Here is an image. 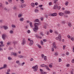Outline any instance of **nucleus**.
<instances>
[{"instance_id":"obj_60","label":"nucleus","mask_w":74,"mask_h":74,"mask_svg":"<svg viewBox=\"0 0 74 74\" xmlns=\"http://www.w3.org/2000/svg\"><path fill=\"white\" fill-rule=\"evenodd\" d=\"M43 41L44 42H46L47 40L46 39H44L43 40Z\"/></svg>"},{"instance_id":"obj_61","label":"nucleus","mask_w":74,"mask_h":74,"mask_svg":"<svg viewBox=\"0 0 74 74\" xmlns=\"http://www.w3.org/2000/svg\"><path fill=\"white\" fill-rule=\"evenodd\" d=\"M10 72V69H8V70H7V72L8 73H9V72Z\"/></svg>"},{"instance_id":"obj_59","label":"nucleus","mask_w":74,"mask_h":74,"mask_svg":"<svg viewBox=\"0 0 74 74\" xmlns=\"http://www.w3.org/2000/svg\"><path fill=\"white\" fill-rule=\"evenodd\" d=\"M67 37L69 38H70V36L69 35H68L67 36Z\"/></svg>"},{"instance_id":"obj_64","label":"nucleus","mask_w":74,"mask_h":74,"mask_svg":"<svg viewBox=\"0 0 74 74\" xmlns=\"http://www.w3.org/2000/svg\"><path fill=\"white\" fill-rule=\"evenodd\" d=\"M10 42H8L7 43V45H10Z\"/></svg>"},{"instance_id":"obj_19","label":"nucleus","mask_w":74,"mask_h":74,"mask_svg":"<svg viewBox=\"0 0 74 74\" xmlns=\"http://www.w3.org/2000/svg\"><path fill=\"white\" fill-rule=\"evenodd\" d=\"M31 5L32 7H34V6L35 5H34V3H32L31 4Z\"/></svg>"},{"instance_id":"obj_29","label":"nucleus","mask_w":74,"mask_h":74,"mask_svg":"<svg viewBox=\"0 0 74 74\" xmlns=\"http://www.w3.org/2000/svg\"><path fill=\"white\" fill-rule=\"evenodd\" d=\"M4 22V21L3 20H0V23H3Z\"/></svg>"},{"instance_id":"obj_7","label":"nucleus","mask_w":74,"mask_h":74,"mask_svg":"<svg viewBox=\"0 0 74 74\" xmlns=\"http://www.w3.org/2000/svg\"><path fill=\"white\" fill-rule=\"evenodd\" d=\"M53 46L54 47V48L56 49L57 48V47H56V45L55 42H53Z\"/></svg>"},{"instance_id":"obj_47","label":"nucleus","mask_w":74,"mask_h":74,"mask_svg":"<svg viewBox=\"0 0 74 74\" xmlns=\"http://www.w3.org/2000/svg\"><path fill=\"white\" fill-rule=\"evenodd\" d=\"M35 4L36 5H38V3L37 2H36L35 3Z\"/></svg>"},{"instance_id":"obj_38","label":"nucleus","mask_w":74,"mask_h":74,"mask_svg":"<svg viewBox=\"0 0 74 74\" xmlns=\"http://www.w3.org/2000/svg\"><path fill=\"white\" fill-rule=\"evenodd\" d=\"M18 57L19 58H22V56L21 55H19Z\"/></svg>"},{"instance_id":"obj_17","label":"nucleus","mask_w":74,"mask_h":74,"mask_svg":"<svg viewBox=\"0 0 74 74\" xmlns=\"http://www.w3.org/2000/svg\"><path fill=\"white\" fill-rule=\"evenodd\" d=\"M45 67L46 68V69H47L49 71H51V69H49V67H48V66L46 65Z\"/></svg>"},{"instance_id":"obj_28","label":"nucleus","mask_w":74,"mask_h":74,"mask_svg":"<svg viewBox=\"0 0 74 74\" xmlns=\"http://www.w3.org/2000/svg\"><path fill=\"white\" fill-rule=\"evenodd\" d=\"M7 67V65L5 64L4 65V66L2 68H3V69H4V68H5V67Z\"/></svg>"},{"instance_id":"obj_53","label":"nucleus","mask_w":74,"mask_h":74,"mask_svg":"<svg viewBox=\"0 0 74 74\" xmlns=\"http://www.w3.org/2000/svg\"><path fill=\"white\" fill-rule=\"evenodd\" d=\"M8 1L9 3H11L12 2V0H8Z\"/></svg>"},{"instance_id":"obj_23","label":"nucleus","mask_w":74,"mask_h":74,"mask_svg":"<svg viewBox=\"0 0 74 74\" xmlns=\"http://www.w3.org/2000/svg\"><path fill=\"white\" fill-rule=\"evenodd\" d=\"M16 63L19 64V65H20V63H19V61H16Z\"/></svg>"},{"instance_id":"obj_15","label":"nucleus","mask_w":74,"mask_h":74,"mask_svg":"<svg viewBox=\"0 0 74 74\" xmlns=\"http://www.w3.org/2000/svg\"><path fill=\"white\" fill-rule=\"evenodd\" d=\"M53 9H55V10H56L57 8H58V5H54Z\"/></svg>"},{"instance_id":"obj_58","label":"nucleus","mask_w":74,"mask_h":74,"mask_svg":"<svg viewBox=\"0 0 74 74\" xmlns=\"http://www.w3.org/2000/svg\"><path fill=\"white\" fill-rule=\"evenodd\" d=\"M5 3L7 5H8V3L7 1H6Z\"/></svg>"},{"instance_id":"obj_55","label":"nucleus","mask_w":74,"mask_h":74,"mask_svg":"<svg viewBox=\"0 0 74 74\" xmlns=\"http://www.w3.org/2000/svg\"><path fill=\"white\" fill-rule=\"evenodd\" d=\"M33 58H32L30 59V61H33Z\"/></svg>"},{"instance_id":"obj_22","label":"nucleus","mask_w":74,"mask_h":74,"mask_svg":"<svg viewBox=\"0 0 74 74\" xmlns=\"http://www.w3.org/2000/svg\"><path fill=\"white\" fill-rule=\"evenodd\" d=\"M65 5H66V6L68 5H69V2H68V1L66 2L65 3Z\"/></svg>"},{"instance_id":"obj_41","label":"nucleus","mask_w":74,"mask_h":74,"mask_svg":"<svg viewBox=\"0 0 74 74\" xmlns=\"http://www.w3.org/2000/svg\"><path fill=\"white\" fill-rule=\"evenodd\" d=\"M62 24H65L66 22L65 21H62Z\"/></svg>"},{"instance_id":"obj_9","label":"nucleus","mask_w":74,"mask_h":74,"mask_svg":"<svg viewBox=\"0 0 74 74\" xmlns=\"http://www.w3.org/2000/svg\"><path fill=\"white\" fill-rule=\"evenodd\" d=\"M3 28L5 30H7L8 29V27L7 26H3Z\"/></svg>"},{"instance_id":"obj_43","label":"nucleus","mask_w":74,"mask_h":74,"mask_svg":"<svg viewBox=\"0 0 74 74\" xmlns=\"http://www.w3.org/2000/svg\"><path fill=\"white\" fill-rule=\"evenodd\" d=\"M62 61V59L59 58V62H60Z\"/></svg>"},{"instance_id":"obj_32","label":"nucleus","mask_w":74,"mask_h":74,"mask_svg":"<svg viewBox=\"0 0 74 74\" xmlns=\"http://www.w3.org/2000/svg\"><path fill=\"white\" fill-rule=\"evenodd\" d=\"M35 12H38V10H37V9H36L35 10Z\"/></svg>"},{"instance_id":"obj_1","label":"nucleus","mask_w":74,"mask_h":74,"mask_svg":"<svg viewBox=\"0 0 74 74\" xmlns=\"http://www.w3.org/2000/svg\"><path fill=\"white\" fill-rule=\"evenodd\" d=\"M34 25L35 27L34 28L33 30L36 33L37 32V30H38V26L39 25V24L38 23H35Z\"/></svg>"},{"instance_id":"obj_8","label":"nucleus","mask_w":74,"mask_h":74,"mask_svg":"<svg viewBox=\"0 0 74 74\" xmlns=\"http://www.w3.org/2000/svg\"><path fill=\"white\" fill-rule=\"evenodd\" d=\"M57 14L56 13H55L53 14H52L51 15V16H57Z\"/></svg>"},{"instance_id":"obj_31","label":"nucleus","mask_w":74,"mask_h":74,"mask_svg":"<svg viewBox=\"0 0 74 74\" xmlns=\"http://www.w3.org/2000/svg\"><path fill=\"white\" fill-rule=\"evenodd\" d=\"M40 33L41 35V36H44V34H43V33H42V32H40Z\"/></svg>"},{"instance_id":"obj_49","label":"nucleus","mask_w":74,"mask_h":74,"mask_svg":"<svg viewBox=\"0 0 74 74\" xmlns=\"http://www.w3.org/2000/svg\"><path fill=\"white\" fill-rule=\"evenodd\" d=\"M8 60H11V59H12V58L10 57H9L8 58Z\"/></svg>"},{"instance_id":"obj_48","label":"nucleus","mask_w":74,"mask_h":74,"mask_svg":"<svg viewBox=\"0 0 74 74\" xmlns=\"http://www.w3.org/2000/svg\"><path fill=\"white\" fill-rule=\"evenodd\" d=\"M58 9V10H59L60 9V7L59 6L58 7H57Z\"/></svg>"},{"instance_id":"obj_36","label":"nucleus","mask_w":74,"mask_h":74,"mask_svg":"<svg viewBox=\"0 0 74 74\" xmlns=\"http://www.w3.org/2000/svg\"><path fill=\"white\" fill-rule=\"evenodd\" d=\"M44 59L45 60H47V56H45L44 57Z\"/></svg>"},{"instance_id":"obj_37","label":"nucleus","mask_w":74,"mask_h":74,"mask_svg":"<svg viewBox=\"0 0 74 74\" xmlns=\"http://www.w3.org/2000/svg\"><path fill=\"white\" fill-rule=\"evenodd\" d=\"M25 64V62H23L22 64H21V66H23Z\"/></svg>"},{"instance_id":"obj_10","label":"nucleus","mask_w":74,"mask_h":74,"mask_svg":"<svg viewBox=\"0 0 74 74\" xmlns=\"http://www.w3.org/2000/svg\"><path fill=\"white\" fill-rule=\"evenodd\" d=\"M19 21L20 22H22V21H24V18H20Z\"/></svg>"},{"instance_id":"obj_33","label":"nucleus","mask_w":74,"mask_h":74,"mask_svg":"<svg viewBox=\"0 0 74 74\" xmlns=\"http://www.w3.org/2000/svg\"><path fill=\"white\" fill-rule=\"evenodd\" d=\"M40 43H41V45H44V43H43V41H42V40L41 41Z\"/></svg>"},{"instance_id":"obj_30","label":"nucleus","mask_w":74,"mask_h":74,"mask_svg":"<svg viewBox=\"0 0 74 74\" xmlns=\"http://www.w3.org/2000/svg\"><path fill=\"white\" fill-rule=\"evenodd\" d=\"M9 33L10 34H12L13 33V31L12 30H10L9 31Z\"/></svg>"},{"instance_id":"obj_39","label":"nucleus","mask_w":74,"mask_h":74,"mask_svg":"<svg viewBox=\"0 0 74 74\" xmlns=\"http://www.w3.org/2000/svg\"><path fill=\"white\" fill-rule=\"evenodd\" d=\"M21 2H22V3H24L25 1L23 0H20Z\"/></svg>"},{"instance_id":"obj_18","label":"nucleus","mask_w":74,"mask_h":74,"mask_svg":"<svg viewBox=\"0 0 74 74\" xmlns=\"http://www.w3.org/2000/svg\"><path fill=\"white\" fill-rule=\"evenodd\" d=\"M22 16H23L22 14H21L18 15V18H21V17H22Z\"/></svg>"},{"instance_id":"obj_62","label":"nucleus","mask_w":74,"mask_h":74,"mask_svg":"<svg viewBox=\"0 0 74 74\" xmlns=\"http://www.w3.org/2000/svg\"><path fill=\"white\" fill-rule=\"evenodd\" d=\"M39 7H42V5H40L39 6Z\"/></svg>"},{"instance_id":"obj_27","label":"nucleus","mask_w":74,"mask_h":74,"mask_svg":"<svg viewBox=\"0 0 74 74\" xmlns=\"http://www.w3.org/2000/svg\"><path fill=\"white\" fill-rule=\"evenodd\" d=\"M16 6H14L13 8V9L14 10H16Z\"/></svg>"},{"instance_id":"obj_20","label":"nucleus","mask_w":74,"mask_h":74,"mask_svg":"<svg viewBox=\"0 0 74 74\" xmlns=\"http://www.w3.org/2000/svg\"><path fill=\"white\" fill-rule=\"evenodd\" d=\"M40 67H45V66H46V65H45L44 64H41L40 65Z\"/></svg>"},{"instance_id":"obj_46","label":"nucleus","mask_w":74,"mask_h":74,"mask_svg":"<svg viewBox=\"0 0 74 74\" xmlns=\"http://www.w3.org/2000/svg\"><path fill=\"white\" fill-rule=\"evenodd\" d=\"M50 33H53V31L52 29H50Z\"/></svg>"},{"instance_id":"obj_16","label":"nucleus","mask_w":74,"mask_h":74,"mask_svg":"<svg viewBox=\"0 0 74 74\" xmlns=\"http://www.w3.org/2000/svg\"><path fill=\"white\" fill-rule=\"evenodd\" d=\"M53 64L52 63H51V64H50L49 66V67H50V68H52L53 67V66H52V65H53Z\"/></svg>"},{"instance_id":"obj_14","label":"nucleus","mask_w":74,"mask_h":74,"mask_svg":"<svg viewBox=\"0 0 74 74\" xmlns=\"http://www.w3.org/2000/svg\"><path fill=\"white\" fill-rule=\"evenodd\" d=\"M36 45L37 46V47H38V48H40V49H41V45H40L38 44H36Z\"/></svg>"},{"instance_id":"obj_3","label":"nucleus","mask_w":74,"mask_h":74,"mask_svg":"<svg viewBox=\"0 0 74 74\" xmlns=\"http://www.w3.org/2000/svg\"><path fill=\"white\" fill-rule=\"evenodd\" d=\"M26 42V41L25 38H23L22 41V44H23V45H25Z\"/></svg>"},{"instance_id":"obj_44","label":"nucleus","mask_w":74,"mask_h":74,"mask_svg":"<svg viewBox=\"0 0 74 74\" xmlns=\"http://www.w3.org/2000/svg\"><path fill=\"white\" fill-rule=\"evenodd\" d=\"M20 8H23V5H21L20 6Z\"/></svg>"},{"instance_id":"obj_5","label":"nucleus","mask_w":74,"mask_h":74,"mask_svg":"<svg viewBox=\"0 0 74 74\" xmlns=\"http://www.w3.org/2000/svg\"><path fill=\"white\" fill-rule=\"evenodd\" d=\"M12 55H13V56L14 57H16L17 56V54H16V52H12Z\"/></svg>"},{"instance_id":"obj_40","label":"nucleus","mask_w":74,"mask_h":74,"mask_svg":"<svg viewBox=\"0 0 74 74\" xmlns=\"http://www.w3.org/2000/svg\"><path fill=\"white\" fill-rule=\"evenodd\" d=\"M52 4V2H49V5H51Z\"/></svg>"},{"instance_id":"obj_45","label":"nucleus","mask_w":74,"mask_h":74,"mask_svg":"<svg viewBox=\"0 0 74 74\" xmlns=\"http://www.w3.org/2000/svg\"><path fill=\"white\" fill-rule=\"evenodd\" d=\"M58 37L59 38L60 37L62 39V36H61V35L60 34L59 35Z\"/></svg>"},{"instance_id":"obj_52","label":"nucleus","mask_w":74,"mask_h":74,"mask_svg":"<svg viewBox=\"0 0 74 74\" xmlns=\"http://www.w3.org/2000/svg\"><path fill=\"white\" fill-rule=\"evenodd\" d=\"M41 56H42V58H44V55L43 54H42L41 55Z\"/></svg>"},{"instance_id":"obj_21","label":"nucleus","mask_w":74,"mask_h":74,"mask_svg":"<svg viewBox=\"0 0 74 74\" xmlns=\"http://www.w3.org/2000/svg\"><path fill=\"white\" fill-rule=\"evenodd\" d=\"M54 1L55 4H57L58 0H53Z\"/></svg>"},{"instance_id":"obj_26","label":"nucleus","mask_w":74,"mask_h":74,"mask_svg":"<svg viewBox=\"0 0 74 74\" xmlns=\"http://www.w3.org/2000/svg\"><path fill=\"white\" fill-rule=\"evenodd\" d=\"M59 14L60 16H62L63 15V13H59Z\"/></svg>"},{"instance_id":"obj_12","label":"nucleus","mask_w":74,"mask_h":74,"mask_svg":"<svg viewBox=\"0 0 74 74\" xmlns=\"http://www.w3.org/2000/svg\"><path fill=\"white\" fill-rule=\"evenodd\" d=\"M70 12L69 11H66L64 12L65 14H70Z\"/></svg>"},{"instance_id":"obj_34","label":"nucleus","mask_w":74,"mask_h":74,"mask_svg":"<svg viewBox=\"0 0 74 74\" xmlns=\"http://www.w3.org/2000/svg\"><path fill=\"white\" fill-rule=\"evenodd\" d=\"M41 73L42 74H47V73L45 72H41Z\"/></svg>"},{"instance_id":"obj_50","label":"nucleus","mask_w":74,"mask_h":74,"mask_svg":"<svg viewBox=\"0 0 74 74\" xmlns=\"http://www.w3.org/2000/svg\"><path fill=\"white\" fill-rule=\"evenodd\" d=\"M54 48L53 47H52V52H53V51H54Z\"/></svg>"},{"instance_id":"obj_63","label":"nucleus","mask_w":74,"mask_h":74,"mask_svg":"<svg viewBox=\"0 0 74 74\" xmlns=\"http://www.w3.org/2000/svg\"><path fill=\"white\" fill-rule=\"evenodd\" d=\"M71 40H72V41H74V38H71Z\"/></svg>"},{"instance_id":"obj_51","label":"nucleus","mask_w":74,"mask_h":74,"mask_svg":"<svg viewBox=\"0 0 74 74\" xmlns=\"http://www.w3.org/2000/svg\"><path fill=\"white\" fill-rule=\"evenodd\" d=\"M55 55H56V56H58V53H56L55 54Z\"/></svg>"},{"instance_id":"obj_24","label":"nucleus","mask_w":74,"mask_h":74,"mask_svg":"<svg viewBox=\"0 0 74 74\" xmlns=\"http://www.w3.org/2000/svg\"><path fill=\"white\" fill-rule=\"evenodd\" d=\"M39 21V20L38 19H36L34 21V22H38Z\"/></svg>"},{"instance_id":"obj_13","label":"nucleus","mask_w":74,"mask_h":74,"mask_svg":"<svg viewBox=\"0 0 74 74\" xmlns=\"http://www.w3.org/2000/svg\"><path fill=\"white\" fill-rule=\"evenodd\" d=\"M2 37L3 39L4 40L5 39V35L4 34L2 35Z\"/></svg>"},{"instance_id":"obj_56","label":"nucleus","mask_w":74,"mask_h":74,"mask_svg":"<svg viewBox=\"0 0 74 74\" xmlns=\"http://www.w3.org/2000/svg\"><path fill=\"white\" fill-rule=\"evenodd\" d=\"M27 33H30V30H28Z\"/></svg>"},{"instance_id":"obj_2","label":"nucleus","mask_w":74,"mask_h":74,"mask_svg":"<svg viewBox=\"0 0 74 74\" xmlns=\"http://www.w3.org/2000/svg\"><path fill=\"white\" fill-rule=\"evenodd\" d=\"M32 69L34 71H37L38 70V66L37 65H36L35 66L32 67Z\"/></svg>"},{"instance_id":"obj_6","label":"nucleus","mask_w":74,"mask_h":74,"mask_svg":"<svg viewBox=\"0 0 74 74\" xmlns=\"http://www.w3.org/2000/svg\"><path fill=\"white\" fill-rule=\"evenodd\" d=\"M55 39L56 40H58L59 41H61V38L60 37L59 38L58 37H57Z\"/></svg>"},{"instance_id":"obj_11","label":"nucleus","mask_w":74,"mask_h":74,"mask_svg":"<svg viewBox=\"0 0 74 74\" xmlns=\"http://www.w3.org/2000/svg\"><path fill=\"white\" fill-rule=\"evenodd\" d=\"M29 25L31 27H33V23L32 22H31L29 23Z\"/></svg>"},{"instance_id":"obj_4","label":"nucleus","mask_w":74,"mask_h":74,"mask_svg":"<svg viewBox=\"0 0 74 74\" xmlns=\"http://www.w3.org/2000/svg\"><path fill=\"white\" fill-rule=\"evenodd\" d=\"M34 44V42L32 40H31L30 41V42L29 44V45H32Z\"/></svg>"},{"instance_id":"obj_25","label":"nucleus","mask_w":74,"mask_h":74,"mask_svg":"<svg viewBox=\"0 0 74 74\" xmlns=\"http://www.w3.org/2000/svg\"><path fill=\"white\" fill-rule=\"evenodd\" d=\"M11 26H12V28H15V27H16L15 25H11Z\"/></svg>"},{"instance_id":"obj_42","label":"nucleus","mask_w":74,"mask_h":74,"mask_svg":"<svg viewBox=\"0 0 74 74\" xmlns=\"http://www.w3.org/2000/svg\"><path fill=\"white\" fill-rule=\"evenodd\" d=\"M65 48H66V45H64L63 46V49H65Z\"/></svg>"},{"instance_id":"obj_57","label":"nucleus","mask_w":74,"mask_h":74,"mask_svg":"<svg viewBox=\"0 0 74 74\" xmlns=\"http://www.w3.org/2000/svg\"><path fill=\"white\" fill-rule=\"evenodd\" d=\"M67 67H70V64H69L66 65Z\"/></svg>"},{"instance_id":"obj_35","label":"nucleus","mask_w":74,"mask_h":74,"mask_svg":"<svg viewBox=\"0 0 74 74\" xmlns=\"http://www.w3.org/2000/svg\"><path fill=\"white\" fill-rule=\"evenodd\" d=\"M68 25L69 26V27H71V23H69Z\"/></svg>"},{"instance_id":"obj_54","label":"nucleus","mask_w":74,"mask_h":74,"mask_svg":"<svg viewBox=\"0 0 74 74\" xmlns=\"http://www.w3.org/2000/svg\"><path fill=\"white\" fill-rule=\"evenodd\" d=\"M22 5L24 7H25V6H26V5L25 4H23Z\"/></svg>"}]
</instances>
